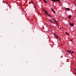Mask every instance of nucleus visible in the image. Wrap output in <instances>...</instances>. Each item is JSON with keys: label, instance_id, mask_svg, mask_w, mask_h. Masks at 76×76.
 <instances>
[{"label": "nucleus", "instance_id": "obj_20", "mask_svg": "<svg viewBox=\"0 0 76 76\" xmlns=\"http://www.w3.org/2000/svg\"><path fill=\"white\" fill-rule=\"evenodd\" d=\"M74 70H75L76 71V69H75Z\"/></svg>", "mask_w": 76, "mask_h": 76}, {"label": "nucleus", "instance_id": "obj_15", "mask_svg": "<svg viewBox=\"0 0 76 76\" xmlns=\"http://www.w3.org/2000/svg\"><path fill=\"white\" fill-rule=\"evenodd\" d=\"M72 53H73V54H74L75 53H74V51H72Z\"/></svg>", "mask_w": 76, "mask_h": 76}, {"label": "nucleus", "instance_id": "obj_21", "mask_svg": "<svg viewBox=\"0 0 76 76\" xmlns=\"http://www.w3.org/2000/svg\"><path fill=\"white\" fill-rule=\"evenodd\" d=\"M42 11H44V10H43V9H42Z\"/></svg>", "mask_w": 76, "mask_h": 76}, {"label": "nucleus", "instance_id": "obj_13", "mask_svg": "<svg viewBox=\"0 0 76 76\" xmlns=\"http://www.w3.org/2000/svg\"><path fill=\"white\" fill-rule=\"evenodd\" d=\"M51 10H52V11H53H53H54V9H53V8H51Z\"/></svg>", "mask_w": 76, "mask_h": 76}, {"label": "nucleus", "instance_id": "obj_3", "mask_svg": "<svg viewBox=\"0 0 76 76\" xmlns=\"http://www.w3.org/2000/svg\"><path fill=\"white\" fill-rule=\"evenodd\" d=\"M51 1H54V2H56V1L60 2V0H51Z\"/></svg>", "mask_w": 76, "mask_h": 76}, {"label": "nucleus", "instance_id": "obj_24", "mask_svg": "<svg viewBox=\"0 0 76 76\" xmlns=\"http://www.w3.org/2000/svg\"><path fill=\"white\" fill-rule=\"evenodd\" d=\"M6 3H7V2H6Z\"/></svg>", "mask_w": 76, "mask_h": 76}, {"label": "nucleus", "instance_id": "obj_12", "mask_svg": "<svg viewBox=\"0 0 76 76\" xmlns=\"http://www.w3.org/2000/svg\"><path fill=\"white\" fill-rule=\"evenodd\" d=\"M32 4H34V7H35V4L34 2H32Z\"/></svg>", "mask_w": 76, "mask_h": 76}, {"label": "nucleus", "instance_id": "obj_14", "mask_svg": "<svg viewBox=\"0 0 76 76\" xmlns=\"http://www.w3.org/2000/svg\"><path fill=\"white\" fill-rule=\"evenodd\" d=\"M66 34L67 35H69V33H67V32H66Z\"/></svg>", "mask_w": 76, "mask_h": 76}, {"label": "nucleus", "instance_id": "obj_17", "mask_svg": "<svg viewBox=\"0 0 76 76\" xmlns=\"http://www.w3.org/2000/svg\"><path fill=\"white\" fill-rule=\"evenodd\" d=\"M70 41H73V40L72 39H70Z\"/></svg>", "mask_w": 76, "mask_h": 76}, {"label": "nucleus", "instance_id": "obj_1", "mask_svg": "<svg viewBox=\"0 0 76 76\" xmlns=\"http://www.w3.org/2000/svg\"><path fill=\"white\" fill-rule=\"evenodd\" d=\"M52 20L54 21V22H55V23L58 26V28H59V25H58V22L57 21L54 19H52Z\"/></svg>", "mask_w": 76, "mask_h": 76}, {"label": "nucleus", "instance_id": "obj_18", "mask_svg": "<svg viewBox=\"0 0 76 76\" xmlns=\"http://www.w3.org/2000/svg\"><path fill=\"white\" fill-rule=\"evenodd\" d=\"M2 2H3V3H4V1H3Z\"/></svg>", "mask_w": 76, "mask_h": 76}, {"label": "nucleus", "instance_id": "obj_9", "mask_svg": "<svg viewBox=\"0 0 76 76\" xmlns=\"http://www.w3.org/2000/svg\"><path fill=\"white\" fill-rule=\"evenodd\" d=\"M68 17H69V19H71V18H72V15H69Z\"/></svg>", "mask_w": 76, "mask_h": 76}, {"label": "nucleus", "instance_id": "obj_25", "mask_svg": "<svg viewBox=\"0 0 76 76\" xmlns=\"http://www.w3.org/2000/svg\"><path fill=\"white\" fill-rule=\"evenodd\" d=\"M62 64H63V63H62Z\"/></svg>", "mask_w": 76, "mask_h": 76}, {"label": "nucleus", "instance_id": "obj_23", "mask_svg": "<svg viewBox=\"0 0 76 76\" xmlns=\"http://www.w3.org/2000/svg\"><path fill=\"white\" fill-rule=\"evenodd\" d=\"M75 11H76V10H75Z\"/></svg>", "mask_w": 76, "mask_h": 76}, {"label": "nucleus", "instance_id": "obj_19", "mask_svg": "<svg viewBox=\"0 0 76 76\" xmlns=\"http://www.w3.org/2000/svg\"><path fill=\"white\" fill-rule=\"evenodd\" d=\"M60 28V29H61V28Z\"/></svg>", "mask_w": 76, "mask_h": 76}, {"label": "nucleus", "instance_id": "obj_16", "mask_svg": "<svg viewBox=\"0 0 76 76\" xmlns=\"http://www.w3.org/2000/svg\"><path fill=\"white\" fill-rule=\"evenodd\" d=\"M54 13L55 14L56 13V12H55V11H54V10L53 11Z\"/></svg>", "mask_w": 76, "mask_h": 76}, {"label": "nucleus", "instance_id": "obj_11", "mask_svg": "<svg viewBox=\"0 0 76 76\" xmlns=\"http://www.w3.org/2000/svg\"><path fill=\"white\" fill-rule=\"evenodd\" d=\"M66 10H68V11L70 10V8H66Z\"/></svg>", "mask_w": 76, "mask_h": 76}, {"label": "nucleus", "instance_id": "obj_2", "mask_svg": "<svg viewBox=\"0 0 76 76\" xmlns=\"http://www.w3.org/2000/svg\"><path fill=\"white\" fill-rule=\"evenodd\" d=\"M53 34L54 36H55L56 38H57V39H58V38H59V36L58 35L56 34V33H53Z\"/></svg>", "mask_w": 76, "mask_h": 76}, {"label": "nucleus", "instance_id": "obj_4", "mask_svg": "<svg viewBox=\"0 0 76 76\" xmlns=\"http://www.w3.org/2000/svg\"><path fill=\"white\" fill-rule=\"evenodd\" d=\"M49 22L50 23H54V21H53L49 19Z\"/></svg>", "mask_w": 76, "mask_h": 76}, {"label": "nucleus", "instance_id": "obj_5", "mask_svg": "<svg viewBox=\"0 0 76 76\" xmlns=\"http://www.w3.org/2000/svg\"><path fill=\"white\" fill-rule=\"evenodd\" d=\"M69 24L70 25V26H73V25H74V23H73L72 24L71 23H70Z\"/></svg>", "mask_w": 76, "mask_h": 76}, {"label": "nucleus", "instance_id": "obj_22", "mask_svg": "<svg viewBox=\"0 0 76 76\" xmlns=\"http://www.w3.org/2000/svg\"><path fill=\"white\" fill-rule=\"evenodd\" d=\"M59 38L60 39H61V38H60V37H59Z\"/></svg>", "mask_w": 76, "mask_h": 76}, {"label": "nucleus", "instance_id": "obj_7", "mask_svg": "<svg viewBox=\"0 0 76 76\" xmlns=\"http://www.w3.org/2000/svg\"><path fill=\"white\" fill-rule=\"evenodd\" d=\"M67 52L69 53H72V52H71V50H67Z\"/></svg>", "mask_w": 76, "mask_h": 76}, {"label": "nucleus", "instance_id": "obj_6", "mask_svg": "<svg viewBox=\"0 0 76 76\" xmlns=\"http://www.w3.org/2000/svg\"><path fill=\"white\" fill-rule=\"evenodd\" d=\"M44 13H45V15H47L48 12L47 11H44Z\"/></svg>", "mask_w": 76, "mask_h": 76}, {"label": "nucleus", "instance_id": "obj_8", "mask_svg": "<svg viewBox=\"0 0 76 76\" xmlns=\"http://www.w3.org/2000/svg\"><path fill=\"white\" fill-rule=\"evenodd\" d=\"M43 1H44V3H47V1L45 0H43Z\"/></svg>", "mask_w": 76, "mask_h": 76}, {"label": "nucleus", "instance_id": "obj_10", "mask_svg": "<svg viewBox=\"0 0 76 76\" xmlns=\"http://www.w3.org/2000/svg\"><path fill=\"white\" fill-rule=\"evenodd\" d=\"M47 16H50V17H52V16L51 15H50L48 14L47 15Z\"/></svg>", "mask_w": 76, "mask_h": 76}]
</instances>
